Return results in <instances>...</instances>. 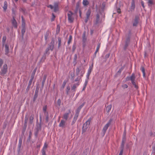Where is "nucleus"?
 Here are the masks:
<instances>
[{
	"mask_svg": "<svg viewBox=\"0 0 155 155\" xmlns=\"http://www.w3.org/2000/svg\"><path fill=\"white\" fill-rule=\"evenodd\" d=\"M90 74L87 73V74L86 75V78L87 79V80H88V79L89 77Z\"/></svg>",
	"mask_w": 155,
	"mask_h": 155,
	"instance_id": "64",
	"label": "nucleus"
},
{
	"mask_svg": "<svg viewBox=\"0 0 155 155\" xmlns=\"http://www.w3.org/2000/svg\"><path fill=\"white\" fill-rule=\"evenodd\" d=\"M93 64H92L91 66H90L88 70L87 73L90 74L91 73L92 70L93 69Z\"/></svg>",
	"mask_w": 155,
	"mask_h": 155,
	"instance_id": "30",
	"label": "nucleus"
},
{
	"mask_svg": "<svg viewBox=\"0 0 155 155\" xmlns=\"http://www.w3.org/2000/svg\"><path fill=\"white\" fill-rule=\"evenodd\" d=\"M46 78H47L46 75H45V74L43 76V80H42V87H43L44 86V84L45 82Z\"/></svg>",
	"mask_w": 155,
	"mask_h": 155,
	"instance_id": "22",
	"label": "nucleus"
},
{
	"mask_svg": "<svg viewBox=\"0 0 155 155\" xmlns=\"http://www.w3.org/2000/svg\"><path fill=\"white\" fill-rule=\"evenodd\" d=\"M47 108V106L45 105L44 106L43 108V110L44 112V113H45L46 111V110Z\"/></svg>",
	"mask_w": 155,
	"mask_h": 155,
	"instance_id": "46",
	"label": "nucleus"
},
{
	"mask_svg": "<svg viewBox=\"0 0 155 155\" xmlns=\"http://www.w3.org/2000/svg\"><path fill=\"white\" fill-rule=\"evenodd\" d=\"M87 82H88L87 80L86 79L85 82H84V86L86 87Z\"/></svg>",
	"mask_w": 155,
	"mask_h": 155,
	"instance_id": "58",
	"label": "nucleus"
},
{
	"mask_svg": "<svg viewBox=\"0 0 155 155\" xmlns=\"http://www.w3.org/2000/svg\"><path fill=\"white\" fill-rule=\"evenodd\" d=\"M124 149H121V150L120 152V153L119 154V155H122V154L123 152Z\"/></svg>",
	"mask_w": 155,
	"mask_h": 155,
	"instance_id": "55",
	"label": "nucleus"
},
{
	"mask_svg": "<svg viewBox=\"0 0 155 155\" xmlns=\"http://www.w3.org/2000/svg\"><path fill=\"white\" fill-rule=\"evenodd\" d=\"M55 17V15H54V14L53 13L52 14V17L51 19V21H54Z\"/></svg>",
	"mask_w": 155,
	"mask_h": 155,
	"instance_id": "52",
	"label": "nucleus"
},
{
	"mask_svg": "<svg viewBox=\"0 0 155 155\" xmlns=\"http://www.w3.org/2000/svg\"><path fill=\"white\" fill-rule=\"evenodd\" d=\"M61 103V101L60 99H58L57 101V105L60 107Z\"/></svg>",
	"mask_w": 155,
	"mask_h": 155,
	"instance_id": "44",
	"label": "nucleus"
},
{
	"mask_svg": "<svg viewBox=\"0 0 155 155\" xmlns=\"http://www.w3.org/2000/svg\"><path fill=\"white\" fill-rule=\"evenodd\" d=\"M15 12H16L15 10L12 8V16L13 18H15Z\"/></svg>",
	"mask_w": 155,
	"mask_h": 155,
	"instance_id": "32",
	"label": "nucleus"
},
{
	"mask_svg": "<svg viewBox=\"0 0 155 155\" xmlns=\"http://www.w3.org/2000/svg\"><path fill=\"white\" fill-rule=\"evenodd\" d=\"M140 69L143 73V77H144V78H145V70L144 68V67H142Z\"/></svg>",
	"mask_w": 155,
	"mask_h": 155,
	"instance_id": "26",
	"label": "nucleus"
},
{
	"mask_svg": "<svg viewBox=\"0 0 155 155\" xmlns=\"http://www.w3.org/2000/svg\"><path fill=\"white\" fill-rule=\"evenodd\" d=\"M111 107L112 105H108L106 108V111L107 112H109L111 109Z\"/></svg>",
	"mask_w": 155,
	"mask_h": 155,
	"instance_id": "25",
	"label": "nucleus"
},
{
	"mask_svg": "<svg viewBox=\"0 0 155 155\" xmlns=\"http://www.w3.org/2000/svg\"><path fill=\"white\" fill-rule=\"evenodd\" d=\"M73 14V13L70 11L68 12V20L71 23L73 21L74 18L72 16Z\"/></svg>",
	"mask_w": 155,
	"mask_h": 155,
	"instance_id": "5",
	"label": "nucleus"
},
{
	"mask_svg": "<svg viewBox=\"0 0 155 155\" xmlns=\"http://www.w3.org/2000/svg\"><path fill=\"white\" fill-rule=\"evenodd\" d=\"M25 27H23L22 28L21 30V33L22 34V35L23 36L24 33H25Z\"/></svg>",
	"mask_w": 155,
	"mask_h": 155,
	"instance_id": "45",
	"label": "nucleus"
},
{
	"mask_svg": "<svg viewBox=\"0 0 155 155\" xmlns=\"http://www.w3.org/2000/svg\"><path fill=\"white\" fill-rule=\"evenodd\" d=\"M7 66L6 64H5L1 68V71L0 72V75L2 76H4L7 73Z\"/></svg>",
	"mask_w": 155,
	"mask_h": 155,
	"instance_id": "3",
	"label": "nucleus"
},
{
	"mask_svg": "<svg viewBox=\"0 0 155 155\" xmlns=\"http://www.w3.org/2000/svg\"><path fill=\"white\" fill-rule=\"evenodd\" d=\"M71 110H69L68 113H66L64 114L63 116V118L65 120H66L68 118L69 114L71 113Z\"/></svg>",
	"mask_w": 155,
	"mask_h": 155,
	"instance_id": "13",
	"label": "nucleus"
},
{
	"mask_svg": "<svg viewBox=\"0 0 155 155\" xmlns=\"http://www.w3.org/2000/svg\"><path fill=\"white\" fill-rule=\"evenodd\" d=\"M49 46L48 47L51 51H52L53 50L54 47V40H52L51 42L49 44Z\"/></svg>",
	"mask_w": 155,
	"mask_h": 155,
	"instance_id": "8",
	"label": "nucleus"
},
{
	"mask_svg": "<svg viewBox=\"0 0 155 155\" xmlns=\"http://www.w3.org/2000/svg\"><path fill=\"white\" fill-rule=\"evenodd\" d=\"M70 90V87L69 86H68L67 87L66 89V93L67 94H68V92Z\"/></svg>",
	"mask_w": 155,
	"mask_h": 155,
	"instance_id": "50",
	"label": "nucleus"
},
{
	"mask_svg": "<svg viewBox=\"0 0 155 155\" xmlns=\"http://www.w3.org/2000/svg\"><path fill=\"white\" fill-rule=\"evenodd\" d=\"M85 104V103L84 102L81 105H80L79 107L81 108V109L83 107V106Z\"/></svg>",
	"mask_w": 155,
	"mask_h": 155,
	"instance_id": "62",
	"label": "nucleus"
},
{
	"mask_svg": "<svg viewBox=\"0 0 155 155\" xmlns=\"http://www.w3.org/2000/svg\"><path fill=\"white\" fill-rule=\"evenodd\" d=\"M77 58V54H74V60L75 61H76Z\"/></svg>",
	"mask_w": 155,
	"mask_h": 155,
	"instance_id": "53",
	"label": "nucleus"
},
{
	"mask_svg": "<svg viewBox=\"0 0 155 155\" xmlns=\"http://www.w3.org/2000/svg\"><path fill=\"white\" fill-rule=\"evenodd\" d=\"M112 121V119H110L108 121V122H107V123L106 124L105 126H104L102 131V132L104 134V135L105 134V133L106 132V130H107V129H108V127L110 125L111 123V122Z\"/></svg>",
	"mask_w": 155,
	"mask_h": 155,
	"instance_id": "4",
	"label": "nucleus"
},
{
	"mask_svg": "<svg viewBox=\"0 0 155 155\" xmlns=\"http://www.w3.org/2000/svg\"><path fill=\"white\" fill-rule=\"evenodd\" d=\"M32 135V133L31 132V131H30L29 133V136H28V140L29 141H30L31 137Z\"/></svg>",
	"mask_w": 155,
	"mask_h": 155,
	"instance_id": "37",
	"label": "nucleus"
},
{
	"mask_svg": "<svg viewBox=\"0 0 155 155\" xmlns=\"http://www.w3.org/2000/svg\"><path fill=\"white\" fill-rule=\"evenodd\" d=\"M48 8H50L51 9H52L53 8V6L51 5H50L48 6H47Z\"/></svg>",
	"mask_w": 155,
	"mask_h": 155,
	"instance_id": "59",
	"label": "nucleus"
},
{
	"mask_svg": "<svg viewBox=\"0 0 155 155\" xmlns=\"http://www.w3.org/2000/svg\"><path fill=\"white\" fill-rule=\"evenodd\" d=\"M135 79V77L134 74L133 73L130 77H127V80H130L131 81H134Z\"/></svg>",
	"mask_w": 155,
	"mask_h": 155,
	"instance_id": "11",
	"label": "nucleus"
},
{
	"mask_svg": "<svg viewBox=\"0 0 155 155\" xmlns=\"http://www.w3.org/2000/svg\"><path fill=\"white\" fill-rule=\"evenodd\" d=\"M147 3L149 6H151L153 4V1L152 0H148Z\"/></svg>",
	"mask_w": 155,
	"mask_h": 155,
	"instance_id": "28",
	"label": "nucleus"
},
{
	"mask_svg": "<svg viewBox=\"0 0 155 155\" xmlns=\"http://www.w3.org/2000/svg\"><path fill=\"white\" fill-rule=\"evenodd\" d=\"M6 39V37L5 36H3L2 39V43L3 44V45H4L5 41Z\"/></svg>",
	"mask_w": 155,
	"mask_h": 155,
	"instance_id": "33",
	"label": "nucleus"
},
{
	"mask_svg": "<svg viewBox=\"0 0 155 155\" xmlns=\"http://www.w3.org/2000/svg\"><path fill=\"white\" fill-rule=\"evenodd\" d=\"M122 87L123 89L126 88H127L128 86L126 84H124L122 85Z\"/></svg>",
	"mask_w": 155,
	"mask_h": 155,
	"instance_id": "49",
	"label": "nucleus"
},
{
	"mask_svg": "<svg viewBox=\"0 0 155 155\" xmlns=\"http://www.w3.org/2000/svg\"><path fill=\"white\" fill-rule=\"evenodd\" d=\"M5 54L6 55H7L9 52V49L8 45L7 44H6L5 45Z\"/></svg>",
	"mask_w": 155,
	"mask_h": 155,
	"instance_id": "16",
	"label": "nucleus"
},
{
	"mask_svg": "<svg viewBox=\"0 0 155 155\" xmlns=\"http://www.w3.org/2000/svg\"><path fill=\"white\" fill-rule=\"evenodd\" d=\"M22 25L23 27H25V24L24 21H22Z\"/></svg>",
	"mask_w": 155,
	"mask_h": 155,
	"instance_id": "61",
	"label": "nucleus"
},
{
	"mask_svg": "<svg viewBox=\"0 0 155 155\" xmlns=\"http://www.w3.org/2000/svg\"><path fill=\"white\" fill-rule=\"evenodd\" d=\"M77 120L74 119H73V121L72 122L71 124L72 125H73L76 122Z\"/></svg>",
	"mask_w": 155,
	"mask_h": 155,
	"instance_id": "51",
	"label": "nucleus"
},
{
	"mask_svg": "<svg viewBox=\"0 0 155 155\" xmlns=\"http://www.w3.org/2000/svg\"><path fill=\"white\" fill-rule=\"evenodd\" d=\"M82 77H79V76H78V77L75 79L74 81L77 82L78 81V82H79V84L80 83L81 81V78Z\"/></svg>",
	"mask_w": 155,
	"mask_h": 155,
	"instance_id": "23",
	"label": "nucleus"
},
{
	"mask_svg": "<svg viewBox=\"0 0 155 155\" xmlns=\"http://www.w3.org/2000/svg\"><path fill=\"white\" fill-rule=\"evenodd\" d=\"M85 73V71L82 69L81 67L77 68L76 70V74L77 76L80 74V76L83 77Z\"/></svg>",
	"mask_w": 155,
	"mask_h": 155,
	"instance_id": "2",
	"label": "nucleus"
},
{
	"mask_svg": "<svg viewBox=\"0 0 155 155\" xmlns=\"http://www.w3.org/2000/svg\"><path fill=\"white\" fill-rule=\"evenodd\" d=\"M12 24L14 26L15 28H17V22L15 19V18H13V19L12 20Z\"/></svg>",
	"mask_w": 155,
	"mask_h": 155,
	"instance_id": "14",
	"label": "nucleus"
},
{
	"mask_svg": "<svg viewBox=\"0 0 155 155\" xmlns=\"http://www.w3.org/2000/svg\"><path fill=\"white\" fill-rule=\"evenodd\" d=\"M100 46H101V43H99L97 45V47L96 49V52L98 51L99 48L100 47Z\"/></svg>",
	"mask_w": 155,
	"mask_h": 155,
	"instance_id": "40",
	"label": "nucleus"
},
{
	"mask_svg": "<svg viewBox=\"0 0 155 155\" xmlns=\"http://www.w3.org/2000/svg\"><path fill=\"white\" fill-rule=\"evenodd\" d=\"M91 118H89L83 125L82 128V132H84L86 131L87 128L89 127L91 121Z\"/></svg>",
	"mask_w": 155,
	"mask_h": 155,
	"instance_id": "1",
	"label": "nucleus"
},
{
	"mask_svg": "<svg viewBox=\"0 0 155 155\" xmlns=\"http://www.w3.org/2000/svg\"><path fill=\"white\" fill-rule=\"evenodd\" d=\"M65 121L64 120H61L60 123L59 125V126L60 127H64L65 125Z\"/></svg>",
	"mask_w": 155,
	"mask_h": 155,
	"instance_id": "15",
	"label": "nucleus"
},
{
	"mask_svg": "<svg viewBox=\"0 0 155 155\" xmlns=\"http://www.w3.org/2000/svg\"><path fill=\"white\" fill-rule=\"evenodd\" d=\"M41 125L40 124H38V126L36 128V131L35 132L34 135L36 137H37L38 133L39 130H41Z\"/></svg>",
	"mask_w": 155,
	"mask_h": 155,
	"instance_id": "9",
	"label": "nucleus"
},
{
	"mask_svg": "<svg viewBox=\"0 0 155 155\" xmlns=\"http://www.w3.org/2000/svg\"><path fill=\"white\" fill-rule=\"evenodd\" d=\"M79 85V82H78L76 84H74L73 85L72 87V90H74L75 88H76L77 86H78Z\"/></svg>",
	"mask_w": 155,
	"mask_h": 155,
	"instance_id": "27",
	"label": "nucleus"
},
{
	"mask_svg": "<svg viewBox=\"0 0 155 155\" xmlns=\"http://www.w3.org/2000/svg\"><path fill=\"white\" fill-rule=\"evenodd\" d=\"M91 14V10L90 9H88L87 12L86 13V17L89 18Z\"/></svg>",
	"mask_w": 155,
	"mask_h": 155,
	"instance_id": "24",
	"label": "nucleus"
},
{
	"mask_svg": "<svg viewBox=\"0 0 155 155\" xmlns=\"http://www.w3.org/2000/svg\"><path fill=\"white\" fill-rule=\"evenodd\" d=\"M135 7V2L134 0H132V2H131V5L130 7L129 8V12H132L134 10V9Z\"/></svg>",
	"mask_w": 155,
	"mask_h": 155,
	"instance_id": "6",
	"label": "nucleus"
},
{
	"mask_svg": "<svg viewBox=\"0 0 155 155\" xmlns=\"http://www.w3.org/2000/svg\"><path fill=\"white\" fill-rule=\"evenodd\" d=\"M82 41L84 43H85L87 40V38L86 36V31H84L82 35Z\"/></svg>",
	"mask_w": 155,
	"mask_h": 155,
	"instance_id": "17",
	"label": "nucleus"
},
{
	"mask_svg": "<svg viewBox=\"0 0 155 155\" xmlns=\"http://www.w3.org/2000/svg\"><path fill=\"white\" fill-rule=\"evenodd\" d=\"M38 96V94L37 92H36V91L35 92V94H34L33 99V101H35L37 98Z\"/></svg>",
	"mask_w": 155,
	"mask_h": 155,
	"instance_id": "29",
	"label": "nucleus"
},
{
	"mask_svg": "<svg viewBox=\"0 0 155 155\" xmlns=\"http://www.w3.org/2000/svg\"><path fill=\"white\" fill-rule=\"evenodd\" d=\"M125 142V141L122 140V143L121 145V149H124V145Z\"/></svg>",
	"mask_w": 155,
	"mask_h": 155,
	"instance_id": "35",
	"label": "nucleus"
},
{
	"mask_svg": "<svg viewBox=\"0 0 155 155\" xmlns=\"http://www.w3.org/2000/svg\"><path fill=\"white\" fill-rule=\"evenodd\" d=\"M49 50L50 49L48 48H47L45 50V54H47L48 55H49L50 54V52H49Z\"/></svg>",
	"mask_w": 155,
	"mask_h": 155,
	"instance_id": "39",
	"label": "nucleus"
},
{
	"mask_svg": "<svg viewBox=\"0 0 155 155\" xmlns=\"http://www.w3.org/2000/svg\"><path fill=\"white\" fill-rule=\"evenodd\" d=\"M33 80H32L31 79H30L29 83H28V85L31 86V83H32Z\"/></svg>",
	"mask_w": 155,
	"mask_h": 155,
	"instance_id": "60",
	"label": "nucleus"
},
{
	"mask_svg": "<svg viewBox=\"0 0 155 155\" xmlns=\"http://www.w3.org/2000/svg\"><path fill=\"white\" fill-rule=\"evenodd\" d=\"M79 114L76 112L73 119L77 120Z\"/></svg>",
	"mask_w": 155,
	"mask_h": 155,
	"instance_id": "41",
	"label": "nucleus"
},
{
	"mask_svg": "<svg viewBox=\"0 0 155 155\" xmlns=\"http://www.w3.org/2000/svg\"><path fill=\"white\" fill-rule=\"evenodd\" d=\"M22 144V140H19V143L18 145V152H19L20 150V149L21 147V145Z\"/></svg>",
	"mask_w": 155,
	"mask_h": 155,
	"instance_id": "20",
	"label": "nucleus"
},
{
	"mask_svg": "<svg viewBox=\"0 0 155 155\" xmlns=\"http://www.w3.org/2000/svg\"><path fill=\"white\" fill-rule=\"evenodd\" d=\"M83 4L84 6H86L88 5L89 2L87 0H83Z\"/></svg>",
	"mask_w": 155,
	"mask_h": 155,
	"instance_id": "31",
	"label": "nucleus"
},
{
	"mask_svg": "<svg viewBox=\"0 0 155 155\" xmlns=\"http://www.w3.org/2000/svg\"><path fill=\"white\" fill-rule=\"evenodd\" d=\"M59 2H55L54 3V5L53 6L54 11L55 12H57L58 10V5Z\"/></svg>",
	"mask_w": 155,
	"mask_h": 155,
	"instance_id": "10",
	"label": "nucleus"
},
{
	"mask_svg": "<svg viewBox=\"0 0 155 155\" xmlns=\"http://www.w3.org/2000/svg\"><path fill=\"white\" fill-rule=\"evenodd\" d=\"M124 149H121V150L120 152V153L119 154V155H122V154L123 152Z\"/></svg>",
	"mask_w": 155,
	"mask_h": 155,
	"instance_id": "57",
	"label": "nucleus"
},
{
	"mask_svg": "<svg viewBox=\"0 0 155 155\" xmlns=\"http://www.w3.org/2000/svg\"><path fill=\"white\" fill-rule=\"evenodd\" d=\"M28 116L27 115H26L25 118V124H26L28 122Z\"/></svg>",
	"mask_w": 155,
	"mask_h": 155,
	"instance_id": "42",
	"label": "nucleus"
},
{
	"mask_svg": "<svg viewBox=\"0 0 155 155\" xmlns=\"http://www.w3.org/2000/svg\"><path fill=\"white\" fill-rule=\"evenodd\" d=\"M81 108L78 107L77 110H76V112L79 114V112L81 110Z\"/></svg>",
	"mask_w": 155,
	"mask_h": 155,
	"instance_id": "48",
	"label": "nucleus"
},
{
	"mask_svg": "<svg viewBox=\"0 0 155 155\" xmlns=\"http://www.w3.org/2000/svg\"><path fill=\"white\" fill-rule=\"evenodd\" d=\"M124 149H121V150L120 152V153L119 154V155H122V154L123 152Z\"/></svg>",
	"mask_w": 155,
	"mask_h": 155,
	"instance_id": "54",
	"label": "nucleus"
},
{
	"mask_svg": "<svg viewBox=\"0 0 155 155\" xmlns=\"http://www.w3.org/2000/svg\"><path fill=\"white\" fill-rule=\"evenodd\" d=\"M124 149H121V150L120 152V153L119 154V155H122V154L123 152Z\"/></svg>",
	"mask_w": 155,
	"mask_h": 155,
	"instance_id": "56",
	"label": "nucleus"
},
{
	"mask_svg": "<svg viewBox=\"0 0 155 155\" xmlns=\"http://www.w3.org/2000/svg\"><path fill=\"white\" fill-rule=\"evenodd\" d=\"M100 15L98 14H97L96 16V19L95 24H97L100 22L99 21Z\"/></svg>",
	"mask_w": 155,
	"mask_h": 155,
	"instance_id": "18",
	"label": "nucleus"
},
{
	"mask_svg": "<svg viewBox=\"0 0 155 155\" xmlns=\"http://www.w3.org/2000/svg\"><path fill=\"white\" fill-rule=\"evenodd\" d=\"M130 36H129L126 38L124 47V50H126V49L130 42Z\"/></svg>",
	"mask_w": 155,
	"mask_h": 155,
	"instance_id": "7",
	"label": "nucleus"
},
{
	"mask_svg": "<svg viewBox=\"0 0 155 155\" xmlns=\"http://www.w3.org/2000/svg\"><path fill=\"white\" fill-rule=\"evenodd\" d=\"M72 39V36L71 35H70L68 41V44L69 45L71 42Z\"/></svg>",
	"mask_w": 155,
	"mask_h": 155,
	"instance_id": "36",
	"label": "nucleus"
},
{
	"mask_svg": "<svg viewBox=\"0 0 155 155\" xmlns=\"http://www.w3.org/2000/svg\"><path fill=\"white\" fill-rule=\"evenodd\" d=\"M7 2L6 1H5L4 2V5L3 7L4 10V11H5L7 9Z\"/></svg>",
	"mask_w": 155,
	"mask_h": 155,
	"instance_id": "21",
	"label": "nucleus"
},
{
	"mask_svg": "<svg viewBox=\"0 0 155 155\" xmlns=\"http://www.w3.org/2000/svg\"><path fill=\"white\" fill-rule=\"evenodd\" d=\"M141 5L144 8L145 7H144V3L143 2V1H141Z\"/></svg>",
	"mask_w": 155,
	"mask_h": 155,
	"instance_id": "63",
	"label": "nucleus"
},
{
	"mask_svg": "<svg viewBox=\"0 0 155 155\" xmlns=\"http://www.w3.org/2000/svg\"><path fill=\"white\" fill-rule=\"evenodd\" d=\"M126 133H124V134L123 135V137L122 138V140L125 141H126Z\"/></svg>",
	"mask_w": 155,
	"mask_h": 155,
	"instance_id": "47",
	"label": "nucleus"
},
{
	"mask_svg": "<svg viewBox=\"0 0 155 155\" xmlns=\"http://www.w3.org/2000/svg\"><path fill=\"white\" fill-rule=\"evenodd\" d=\"M58 48H59L61 45V40L60 38H58Z\"/></svg>",
	"mask_w": 155,
	"mask_h": 155,
	"instance_id": "34",
	"label": "nucleus"
},
{
	"mask_svg": "<svg viewBox=\"0 0 155 155\" xmlns=\"http://www.w3.org/2000/svg\"><path fill=\"white\" fill-rule=\"evenodd\" d=\"M48 35H49V33H48V32H47L46 33V34L45 35V40H46V41L47 40L48 38Z\"/></svg>",
	"mask_w": 155,
	"mask_h": 155,
	"instance_id": "43",
	"label": "nucleus"
},
{
	"mask_svg": "<svg viewBox=\"0 0 155 155\" xmlns=\"http://www.w3.org/2000/svg\"><path fill=\"white\" fill-rule=\"evenodd\" d=\"M34 115L32 114L29 117V123L30 124H31L33 122L34 119Z\"/></svg>",
	"mask_w": 155,
	"mask_h": 155,
	"instance_id": "19",
	"label": "nucleus"
},
{
	"mask_svg": "<svg viewBox=\"0 0 155 155\" xmlns=\"http://www.w3.org/2000/svg\"><path fill=\"white\" fill-rule=\"evenodd\" d=\"M47 147V144L46 143H45L44 144L43 148L42 150V152L43 151H45V150L46 149Z\"/></svg>",
	"mask_w": 155,
	"mask_h": 155,
	"instance_id": "38",
	"label": "nucleus"
},
{
	"mask_svg": "<svg viewBox=\"0 0 155 155\" xmlns=\"http://www.w3.org/2000/svg\"><path fill=\"white\" fill-rule=\"evenodd\" d=\"M139 20V18L137 16H135L134 21L133 23V26H136L138 24Z\"/></svg>",
	"mask_w": 155,
	"mask_h": 155,
	"instance_id": "12",
	"label": "nucleus"
}]
</instances>
